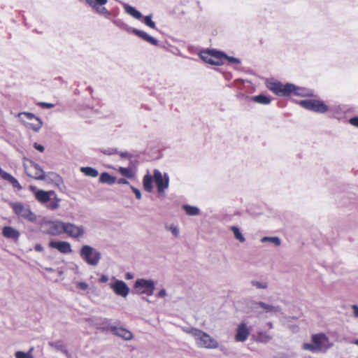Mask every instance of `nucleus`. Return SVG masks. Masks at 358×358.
I'll return each mask as SVG.
<instances>
[{"label":"nucleus","instance_id":"5","mask_svg":"<svg viewBox=\"0 0 358 358\" xmlns=\"http://www.w3.org/2000/svg\"><path fill=\"white\" fill-rule=\"evenodd\" d=\"M80 255L87 264L91 266H96L101 259V253L87 245L81 248Z\"/></svg>","mask_w":358,"mask_h":358},{"label":"nucleus","instance_id":"28","mask_svg":"<svg viewBox=\"0 0 358 358\" xmlns=\"http://www.w3.org/2000/svg\"><path fill=\"white\" fill-rule=\"evenodd\" d=\"M99 182L101 183L112 185L115 182V177L110 176L107 172H103L100 175Z\"/></svg>","mask_w":358,"mask_h":358},{"label":"nucleus","instance_id":"44","mask_svg":"<svg viewBox=\"0 0 358 358\" xmlns=\"http://www.w3.org/2000/svg\"><path fill=\"white\" fill-rule=\"evenodd\" d=\"M49 345L55 348L57 350H60L64 353L66 352L65 346H64L61 342H59V341L58 342H50Z\"/></svg>","mask_w":358,"mask_h":358},{"label":"nucleus","instance_id":"32","mask_svg":"<svg viewBox=\"0 0 358 358\" xmlns=\"http://www.w3.org/2000/svg\"><path fill=\"white\" fill-rule=\"evenodd\" d=\"M252 99L255 101L256 103L267 105L269 104L271 101V99L269 96L264 95V94H259L257 96H255L252 98Z\"/></svg>","mask_w":358,"mask_h":358},{"label":"nucleus","instance_id":"23","mask_svg":"<svg viewBox=\"0 0 358 358\" xmlns=\"http://www.w3.org/2000/svg\"><path fill=\"white\" fill-rule=\"evenodd\" d=\"M292 94L299 96H313V92L312 90L304 88V87H299L295 85V89L293 90Z\"/></svg>","mask_w":358,"mask_h":358},{"label":"nucleus","instance_id":"42","mask_svg":"<svg viewBox=\"0 0 358 358\" xmlns=\"http://www.w3.org/2000/svg\"><path fill=\"white\" fill-rule=\"evenodd\" d=\"M251 285L257 289H265L268 287V283L266 281H257L253 280L251 281Z\"/></svg>","mask_w":358,"mask_h":358},{"label":"nucleus","instance_id":"30","mask_svg":"<svg viewBox=\"0 0 358 358\" xmlns=\"http://www.w3.org/2000/svg\"><path fill=\"white\" fill-rule=\"evenodd\" d=\"M118 172L123 176L127 178H134L135 177V172L132 168L130 167H119Z\"/></svg>","mask_w":358,"mask_h":358},{"label":"nucleus","instance_id":"55","mask_svg":"<svg viewBox=\"0 0 358 358\" xmlns=\"http://www.w3.org/2000/svg\"><path fill=\"white\" fill-rule=\"evenodd\" d=\"M117 154H120V155L122 157V158H128L130 157V155L129 152H118Z\"/></svg>","mask_w":358,"mask_h":358},{"label":"nucleus","instance_id":"11","mask_svg":"<svg viewBox=\"0 0 358 358\" xmlns=\"http://www.w3.org/2000/svg\"><path fill=\"white\" fill-rule=\"evenodd\" d=\"M154 181L157 186V192L159 194H164V191L169 187V177L167 173L162 175L160 171L155 169L154 171Z\"/></svg>","mask_w":358,"mask_h":358},{"label":"nucleus","instance_id":"2","mask_svg":"<svg viewBox=\"0 0 358 358\" xmlns=\"http://www.w3.org/2000/svg\"><path fill=\"white\" fill-rule=\"evenodd\" d=\"M312 342L313 344L303 343L302 348L304 350L310 351L311 352H316L321 351L323 348L327 350L332 346V344L329 343V339L328 336L323 333L313 334L312 336Z\"/></svg>","mask_w":358,"mask_h":358},{"label":"nucleus","instance_id":"10","mask_svg":"<svg viewBox=\"0 0 358 358\" xmlns=\"http://www.w3.org/2000/svg\"><path fill=\"white\" fill-rule=\"evenodd\" d=\"M42 228L45 233L52 236L67 231V226L64 223L59 221L46 222L42 226Z\"/></svg>","mask_w":358,"mask_h":358},{"label":"nucleus","instance_id":"46","mask_svg":"<svg viewBox=\"0 0 358 358\" xmlns=\"http://www.w3.org/2000/svg\"><path fill=\"white\" fill-rule=\"evenodd\" d=\"M76 287L78 289H79L80 290L86 291L88 289L89 285L85 282H78L76 283Z\"/></svg>","mask_w":358,"mask_h":358},{"label":"nucleus","instance_id":"64","mask_svg":"<svg viewBox=\"0 0 358 358\" xmlns=\"http://www.w3.org/2000/svg\"><path fill=\"white\" fill-rule=\"evenodd\" d=\"M62 280V278H59V279L56 278V280Z\"/></svg>","mask_w":358,"mask_h":358},{"label":"nucleus","instance_id":"60","mask_svg":"<svg viewBox=\"0 0 358 358\" xmlns=\"http://www.w3.org/2000/svg\"><path fill=\"white\" fill-rule=\"evenodd\" d=\"M266 325L268 327V329H272L273 328V323L271 322H268Z\"/></svg>","mask_w":358,"mask_h":358},{"label":"nucleus","instance_id":"31","mask_svg":"<svg viewBox=\"0 0 358 358\" xmlns=\"http://www.w3.org/2000/svg\"><path fill=\"white\" fill-rule=\"evenodd\" d=\"M260 241L263 243H269L275 246H279L281 244V240L277 236H264Z\"/></svg>","mask_w":358,"mask_h":358},{"label":"nucleus","instance_id":"63","mask_svg":"<svg viewBox=\"0 0 358 358\" xmlns=\"http://www.w3.org/2000/svg\"><path fill=\"white\" fill-rule=\"evenodd\" d=\"M68 248H69V252H70L71 251V245L69 243Z\"/></svg>","mask_w":358,"mask_h":358},{"label":"nucleus","instance_id":"21","mask_svg":"<svg viewBox=\"0 0 358 358\" xmlns=\"http://www.w3.org/2000/svg\"><path fill=\"white\" fill-rule=\"evenodd\" d=\"M49 245L62 253H67V242L51 241Z\"/></svg>","mask_w":358,"mask_h":358},{"label":"nucleus","instance_id":"29","mask_svg":"<svg viewBox=\"0 0 358 358\" xmlns=\"http://www.w3.org/2000/svg\"><path fill=\"white\" fill-rule=\"evenodd\" d=\"M3 180L9 182L14 187L17 188L18 190H21L22 189V187L18 180L8 173H4Z\"/></svg>","mask_w":358,"mask_h":358},{"label":"nucleus","instance_id":"33","mask_svg":"<svg viewBox=\"0 0 358 358\" xmlns=\"http://www.w3.org/2000/svg\"><path fill=\"white\" fill-rule=\"evenodd\" d=\"M271 339V336L264 331H258L256 341L260 343H268Z\"/></svg>","mask_w":358,"mask_h":358},{"label":"nucleus","instance_id":"14","mask_svg":"<svg viewBox=\"0 0 358 358\" xmlns=\"http://www.w3.org/2000/svg\"><path fill=\"white\" fill-rule=\"evenodd\" d=\"M250 334V329L245 323H241L238 325L236 329V334L235 335V340L237 342L245 341Z\"/></svg>","mask_w":358,"mask_h":358},{"label":"nucleus","instance_id":"4","mask_svg":"<svg viewBox=\"0 0 358 358\" xmlns=\"http://www.w3.org/2000/svg\"><path fill=\"white\" fill-rule=\"evenodd\" d=\"M201 59L206 63L220 66L224 64V57L226 55L216 50H208L202 51L199 54Z\"/></svg>","mask_w":358,"mask_h":358},{"label":"nucleus","instance_id":"54","mask_svg":"<svg viewBox=\"0 0 358 358\" xmlns=\"http://www.w3.org/2000/svg\"><path fill=\"white\" fill-rule=\"evenodd\" d=\"M352 308L354 310V316L355 317H358V306L357 305H352Z\"/></svg>","mask_w":358,"mask_h":358},{"label":"nucleus","instance_id":"35","mask_svg":"<svg viewBox=\"0 0 358 358\" xmlns=\"http://www.w3.org/2000/svg\"><path fill=\"white\" fill-rule=\"evenodd\" d=\"M34 121H35V122H32V123L26 122L25 124H27V127L33 129L35 131H38L40 130V129L41 128L43 123L38 117L36 118L34 120Z\"/></svg>","mask_w":358,"mask_h":358},{"label":"nucleus","instance_id":"50","mask_svg":"<svg viewBox=\"0 0 358 358\" xmlns=\"http://www.w3.org/2000/svg\"><path fill=\"white\" fill-rule=\"evenodd\" d=\"M349 122L356 127H358V117H354L350 119Z\"/></svg>","mask_w":358,"mask_h":358},{"label":"nucleus","instance_id":"49","mask_svg":"<svg viewBox=\"0 0 358 358\" xmlns=\"http://www.w3.org/2000/svg\"><path fill=\"white\" fill-rule=\"evenodd\" d=\"M38 106L45 108H50L54 106L52 103H46V102H40L38 103Z\"/></svg>","mask_w":358,"mask_h":358},{"label":"nucleus","instance_id":"12","mask_svg":"<svg viewBox=\"0 0 358 358\" xmlns=\"http://www.w3.org/2000/svg\"><path fill=\"white\" fill-rule=\"evenodd\" d=\"M85 1L96 11V13L103 15L108 19L110 18L111 13L105 7V5L108 3V0H85Z\"/></svg>","mask_w":358,"mask_h":358},{"label":"nucleus","instance_id":"6","mask_svg":"<svg viewBox=\"0 0 358 358\" xmlns=\"http://www.w3.org/2000/svg\"><path fill=\"white\" fill-rule=\"evenodd\" d=\"M155 288V283L152 280L139 278L136 280L134 285V289L136 293L151 296L153 294Z\"/></svg>","mask_w":358,"mask_h":358},{"label":"nucleus","instance_id":"40","mask_svg":"<svg viewBox=\"0 0 358 358\" xmlns=\"http://www.w3.org/2000/svg\"><path fill=\"white\" fill-rule=\"evenodd\" d=\"M113 24L117 27H120L122 29L126 30L127 31H131L132 27H129L127 24H125L122 20L116 19L113 21Z\"/></svg>","mask_w":358,"mask_h":358},{"label":"nucleus","instance_id":"57","mask_svg":"<svg viewBox=\"0 0 358 358\" xmlns=\"http://www.w3.org/2000/svg\"><path fill=\"white\" fill-rule=\"evenodd\" d=\"M117 183L120 185H121V184L126 185V184H129V182L125 178H120L117 180Z\"/></svg>","mask_w":358,"mask_h":358},{"label":"nucleus","instance_id":"25","mask_svg":"<svg viewBox=\"0 0 358 358\" xmlns=\"http://www.w3.org/2000/svg\"><path fill=\"white\" fill-rule=\"evenodd\" d=\"M124 8L127 14L131 15L135 19L140 20L142 17V14L141 13V12L137 10L134 7L126 4L124 5Z\"/></svg>","mask_w":358,"mask_h":358},{"label":"nucleus","instance_id":"52","mask_svg":"<svg viewBox=\"0 0 358 358\" xmlns=\"http://www.w3.org/2000/svg\"><path fill=\"white\" fill-rule=\"evenodd\" d=\"M99 282H101V283H105L106 282H108V275H102L100 278H99Z\"/></svg>","mask_w":358,"mask_h":358},{"label":"nucleus","instance_id":"8","mask_svg":"<svg viewBox=\"0 0 358 358\" xmlns=\"http://www.w3.org/2000/svg\"><path fill=\"white\" fill-rule=\"evenodd\" d=\"M299 103L303 108L318 113H324L329 109L328 106L324 102L316 99L301 100Z\"/></svg>","mask_w":358,"mask_h":358},{"label":"nucleus","instance_id":"53","mask_svg":"<svg viewBox=\"0 0 358 358\" xmlns=\"http://www.w3.org/2000/svg\"><path fill=\"white\" fill-rule=\"evenodd\" d=\"M166 295V291L164 289H162L157 294V296L159 298H163Z\"/></svg>","mask_w":358,"mask_h":358},{"label":"nucleus","instance_id":"61","mask_svg":"<svg viewBox=\"0 0 358 358\" xmlns=\"http://www.w3.org/2000/svg\"><path fill=\"white\" fill-rule=\"evenodd\" d=\"M353 343L358 346V339L355 340V341H353Z\"/></svg>","mask_w":358,"mask_h":358},{"label":"nucleus","instance_id":"17","mask_svg":"<svg viewBox=\"0 0 358 358\" xmlns=\"http://www.w3.org/2000/svg\"><path fill=\"white\" fill-rule=\"evenodd\" d=\"M131 32L153 45L157 46L159 45V41L156 38L150 36L143 31L134 28L131 29Z\"/></svg>","mask_w":358,"mask_h":358},{"label":"nucleus","instance_id":"59","mask_svg":"<svg viewBox=\"0 0 358 358\" xmlns=\"http://www.w3.org/2000/svg\"><path fill=\"white\" fill-rule=\"evenodd\" d=\"M30 189L34 193V194H36V192L40 190V189H37L36 187L34 186H30Z\"/></svg>","mask_w":358,"mask_h":358},{"label":"nucleus","instance_id":"24","mask_svg":"<svg viewBox=\"0 0 358 358\" xmlns=\"http://www.w3.org/2000/svg\"><path fill=\"white\" fill-rule=\"evenodd\" d=\"M153 177L149 174H146L143 179V185L144 189L148 192H151L153 189L152 181Z\"/></svg>","mask_w":358,"mask_h":358},{"label":"nucleus","instance_id":"34","mask_svg":"<svg viewBox=\"0 0 358 358\" xmlns=\"http://www.w3.org/2000/svg\"><path fill=\"white\" fill-rule=\"evenodd\" d=\"M230 229L233 231L236 239L238 240L241 243L245 242V238L238 227L232 226L230 227Z\"/></svg>","mask_w":358,"mask_h":358},{"label":"nucleus","instance_id":"51","mask_svg":"<svg viewBox=\"0 0 358 358\" xmlns=\"http://www.w3.org/2000/svg\"><path fill=\"white\" fill-rule=\"evenodd\" d=\"M34 147L35 149H36L37 150H38V151H40L41 152L44 151L43 145L38 144L37 143H34Z\"/></svg>","mask_w":358,"mask_h":358},{"label":"nucleus","instance_id":"13","mask_svg":"<svg viewBox=\"0 0 358 358\" xmlns=\"http://www.w3.org/2000/svg\"><path fill=\"white\" fill-rule=\"evenodd\" d=\"M36 178L38 180H44L47 183L54 185L59 188H60L63 184L62 178L54 172H49L45 173V175L42 174L36 176Z\"/></svg>","mask_w":358,"mask_h":358},{"label":"nucleus","instance_id":"7","mask_svg":"<svg viewBox=\"0 0 358 358\" xmlns=\"http://www.w3.org/2000/svg\"><path fill=\"white\" fill-rule=\"evenodd\" d=\"M14 213L30 222H35L36 220V215L30 210L28 206L24 205L20 202H12L10 203Z\"/></svg>","mask_w":358,"mask_h":358},{"label":"nucleus","instance_id":"47","mask_svg":"<svg viewBox=\"0 0 358 358\" xmlns=\"http://www.w3.org/2000/svg\"><path fill=\"white\" fill-rule=\"evenodd\" d=\"M224 59H226L231 63H235V64L241 63V60L239 59L234 57H229V56H227V55H226V57H224Z\"/></svg>","mask_w":358,"mask_h":358},{"label":"nucleus","instance_id":"45","mask_svg":"<svg viewBox=\"0 0 358 358\" xmlns=\"http://www.w3.org/2000/svg\"><path fill=\"white\" fill-rule=\"evenodd\" d=\"M143 22L145 23V24H146L149 27H150L152 29H156L155 23L152 20V15L145 16Z\"/></svg>","mask_w":358,"mask_h":358},{"label":"nucleus","instance_id":"9","mask_svg":"<svg viewBox=\"0 0 358 358\" xmlns=\"http://www.w3.org/2000/svg\"><path fill=\"white\" fill-rule=\"evenodd\" d=\"M108 285L117 296L127 298L129 294V287L127 283L122 280L117 279L115 277H112Z\"/></svg>","mask_w":358,"mask_h":358},{"label":"nucleus","instance_id":"56","mask_svg":"<svg viewBox=\"0 0 358 358\" xmlns=\"http://www.w3.org/2000/svg\"><path fill=\"white\" fill-rule=\"evenodd\" d=\"M34 249L37 252H42L43 250V248L41 244H36L34 247Z\"/></svg>","mask_w":358,"mask_h":358},{"label":"nucleus","instance_id":"36","mask_svg":"<svg viewBox=\"0 0 358 358\" xmlns=\"http://www.w3.org/2000/svg\"><path fill=\"white\" fill-rule=\"evenodd\" d=\"M17 116L24 123H26L25 119L29 120H34L36 118H38L33 113L27 112L20 113H18Z\"/></svg>","mask_w":358,"mask_h":358},{"label":"nucleus","instance_id":"48","mask_svg":"<svg viewBox=\"0 0 358 358\" xmlns=\"http://www.w3.org/2000/svg\"><path fill=\"white\" fill-rule=\"evenodd\" d=\"M131 189L133 191V192L135 194L136 198L137 199H141V191L138 189H137L133 186H131Z\"/></svg>","mask_w":358,"mask_h":358},{"label":"nucleus","instance_id":"19","mask_svg":"<svg viewBox=\"0 0 358 358\" xmlns=\"http://www.w3.org/2000/svg\"><path fill=\"white\" fill-rule=\"evenodd\" d=\"M96 329L103 331H110L112 332L113 325L110 324V320L107 318H101L96 323Z\"/></svg>","mask_w":358,"mask_h":358},{"label":"nucleus","instance_id":"15","mask_svg":"<svg viewBox=\"0 0 358 358\" xmlns=\"http://www.w3.org/2000/svg\"><path fill=\"white\" fill-rule=\"evenodd\" d=\"M85 234V231L83 226H77L69 223V236L76 239H80L84 237Z\"/></svg>","mask_w":358,"mask_h":358},{"label":"nucleus","instance_id":"38","mask_svg":"<svg viewBox=\"0 0 358 358\" xmlns=\"http://www.w3.org/2000/svg\"><path fill=\"white\" fill-rule=\"evenodd\" d=\"M50 203L46 205V207L50 210H55L59 206L60 200L56 197V195L52 196V199L49 201Z\"/></svg>","mask_w":358,"mask_h":358},{"label":"nucleus","instance_id":"20","mask_svg":"<svg viewBox=\"0 0 358 358\" xmlns=\"http://www.w3.org/2000/svg\"><path fill=\"white\" fill-rule=\"evenodd\" d=\"M2 234L7 238L17 240L20 237V232L10 226H6L2 229Z\"/></svg>","mask_w":358,"mask_h":358},{"label":"nucleus","instance_id":"18","mask_svg":"<svg viewBox=\"0 0 358 358\" xmlns=\"http://www.w3.org/2000/svg\"><path fill=\"white\" fill-rule=\"evenodd\" d=\"M112 333L117 336L121 337L125 341L131 340L133 338L132 333L123 327L114 326Z\"/></svg>","mask_w":358,"mask_h":358},{"label":"nucleus","instance_id":"1","mask_svg":"<svg viewBox=\"0 0 358 358\" xmlns=\"http://www.w3.org/2000/svg\"><path fill=\"white\" fill-rule=\"evenodd\" d=\"M182 331L192 336L196 345L199 348L215 350L219 348L218 341L208 333L194 327H182Z\"/></svg>","mask_w":358,"mask_h":358},{"label":"nucleus","instance_id":"16","mask_svg":"<svg viewBox=\"0 0 358 358\" xmlns=\"http://www.w3.org/2000/svg\"><path fill=\"white\" fill-rule=\"evenodd\" d=\"M53 196H55V192L53 191H45L42 189L36 192L35 194V198L42 204L49 202V201L52 199Z\"/></svg>","mask_w":358,"mask_h":358},{"label":"nucleus","instance_id":"58","mask_svg":"<svg viewBox=\"0 0 358 358\" xmlns=\"http://www.w3.org/2000/svg\"><path fill=\"white\" fill-rule=\"evenodd\" d=\"M133 278H134V274H133V273H130V272H127V273H126V274H125V278H126L127 280H131V279H132Z\"/></svg>","mask_w":358,"mask_h":358},{"label":"nucleus","instance_id":"22","mask_svg":"<svg viewBox=\"0 0 358 358\" xmlns=\"http://www.w3.org/2000/svg\"><path fill=\"white\" fill-rule=\"evenodd\" d=\"M256 307H259L263 309L265 313H278L280 311L278 306H274L264 302H258L255 303Z\"/></svg>","mask_w":358,"mask_h":358},{"label":"nucleus","instance_id":"37","mask_svg":"<svg viewBox=\"0 0 358 358\" xmlns=\"http://www.w3.org/2000/svg\"><path fill=\"white\" fill-rule=\"evenodd\" d=\"M33 167L35 169V173L31 175L30 173H29L27 171H26L27 176H31L32 178H34V179L36 180H38V178H36V176H38L40 175H45V173L43 171V170L40 167L39 165L36 164H33Z\"/></svg>","mask_w":358,"mask_h":358},{"label":"nucleus","instance_id":"62","mask_svg":"<svg viewBox=\"0 0 358 358\" xmlns=\"http://www.w3.org/2000/svg\"><path fill=\"white\" fill-rule=\"evenodd\" d=\"M57 273H58L59 275H62V274H63V272H62V271H57Z\"/></svg>","mask_w":358,"mask_h":358},{"label":"nucleus","instance_id":"3","mask_svg":"<svg viewBox=\"0 0 358 358\" xmlns=\"http://www.w3.org/2000/svg\"><path fill=\"white\" fill-rule=\"evenodd\" d=\"M267 88L279 96H288L292 94L295 85L292 83L282 84L278 81L269 80L266 82Z\"/></svg>","mask_w":358,"mask_h":358},{"label":"nucleus","instance_id":"41","mask_svg":"<svg viewBox=\"0 0 358 358\" xmlns=\"http://www.w3.org/2000/svg\"><path fill=\"white\" fill-rule=\"evenodd\" d=\"M165 229L170 231L175 237H178L180 234V229L178 226L175 224H166Z\"/></svg>","mask_w":358,"mask_h":358},{"label":"nucleus","instance_id":"27","mask_svg":"<svg viewBox=\"0 0 358 358\" xmlns=\"http://www.w3.org/2000/svg\"><path fill=\"white\" fill-rule=\"evenodd\" d=\"M80 171L86 176L96 178L99 176L98 171L91 166L81 167Z\"/></svg>","mask_w":358,"mask_h":358},{"label":"nucleus","instance_id":"43","mask_svg":"<svg viewBox=\"0 0 358 358\" xmlns=\"http://www.w3.org/2000/svg\"><path fill=\"white\" fill-rule=\"evenodd\" d=\"M101 152L106 155H113L118 153L115 148H104L101 149Z\"/></svg>","mask_w":358,"mask_h":358},{"label":"nucleus","instance_id":"39","mask_svg":"<svg viewBox=\"0 0 358 358\" xmlns=\"http://www.w3.org/2000/svg\"><path fill=\"white\" fill-rule=\"evenodd\" d=\"M34 348H31L27 352L17 351L15 354V358H34L32 355Z\"/></svg>","mask_w":358,"mask_h":358},{"label":"nucleus","instance_id":"26","mask_svg":"<svg viewBox=\"0 0 358 358\" xmlns=\"http://www.w3.org/2000/svg\"><path fill=\"white\" fill-rule=\"evenodd\" d=\"M182 209L189 216H195L200 214V209L196 206L185 204L182 206Z\"/></svg>","mask_w":358,"mask_h":358}]
</instances>
